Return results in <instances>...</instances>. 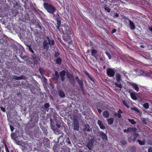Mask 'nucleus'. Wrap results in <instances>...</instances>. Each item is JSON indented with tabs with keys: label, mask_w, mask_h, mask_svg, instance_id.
Returning <instances> with one entry per match:
<instances>
[{
	"label": "nucleus",
	"mask_w": 152,
	"mask_h": 152,
	"mask_svg": "<svg viewBox=\"0 0 152 152\" xmlns=\"http://www.w3.org/2000/svg\"><path fill=\"white\" fill-rule=\"evenodd\" d=\"M43 5L44 8L49 13L53 14L56 11V7L52 4L44 2Z\"/></svg>",
	"instance_id": "nucleus-1"
},
{
	"label": "nucleus",
	"mask_w": 152,
	"mask_h": 152,
	"mask_svg": "<svg viewBox=\"0 0 152 152\" xmlns=\"http://www.w3.org/2000/svg\"><path fill=\"white\" fill-rule=\"evenodd\" d=\"M62 26L64 27V29L62 31L64 34L68 36L73 35V32L72 31V28L71 27L66 24L63 25Z\"/></svg>",
	"instance_id": "nucleus-2"
},
{
	"label": "nucleus",
	"mask_w": 152,
	"mask_h": 152,
	"mask_svg": "<svg viewBox=\"0 0 152 152\" xmlns=\"http://www.w3.org/2000/svg\"><path fill=\"white\" fill-rule=\"evenodd\" d=\"M31 91L32 94L35 95H43L44 94L41 92V89L37 86V88L32 87L30 89Z\"/></svg>",
	"instance_id": "nucleus-3"
},
{
	"label": "nucleus",
	"mask_w": 152,
	"mask_h": 152,
	"mask_svg": "<svg viewBox=\"0 0 152 152\" xmlns=\"http://www.w3.org/2000/svg\"><path fill=\"white\" fill-rule=\"evenodd\" d=\"M3 96V99H1L2 103L3 104H9L12 103V96Z\"/></svg>",
	"instance_id": "nucleus-4"
},
{
	"label": "nucleus",
	"mask_w": 152,
	"mask_h": 152,
	"mask_svg": "<svg viewBox=\"0 0 152 152\" xmlns=\"http://www.w3.org/2000/svg\"><path fill=\"white\" fill-rule=\"evenodd\" d=\"M139 135L138 133H136V132L133 133V134L130 137L128 138V142H131L133 141L134 142L136 140L137 138L138 137Z\"/></svg>",
	"instance_id": "nucleus-5"
},
{
	"label": "nucleus",
	"mask_w": 152,
	"mask_h": 152,
	"mask_svg": "<svg viewBox=\"0 0 152 152\" xmlns=\"http://www.w3.org/2000/svg\"><path fill=\"white\" fill-rule=\"evenodd\" d=\"M66 75L67 77L69 79L70 83L72 85H74L75 84V82L74 76L68 71L66 72Z\"/></svg>",
	"instance_id": "nucleus-6"
},
{
	"label": "nucleus",
	"mask_w": 152,
	"mask_h": 152,
	"mask_svg": "<svg viewBox=\"0 0 152 152\" xmlns=\"http://www.w3.org/2000/svg\"><path fill=\"white\" fill-rule=\"evenodd\" d=\"M107 75L110 77H113L115 74V70L111 68H108L106 71Z\"/></svg>",
	"instance_id": "nucleus-7"
},
{
	"label": "nucleus",
	"mask_w": 152,
	"mask_h": 152,
	"mask_svg": "<svg viewBox=\"0 0 152 152\" xmlns=\"http://www.w3.org/2000/svg\"><path fill=\"white\" fill-rule=\"evenodd\" d=\"M30 8L33 10L34 13L38 16H41L42 11L39 10L35 8L32 3L30 5Z\"/></svg>",
	"instance_id": "nucleus-8"
},
{
	"label": "nucleus",
	"mask_w": 152,
	"mask_h": 152,
	"mask_svg": "<svg viewBox=\"0 0 152 152\" xmlns=\"http://www.w3.org/2000/svg\"><path fill=\"white\" fill-rule=\"evenodd\" d=\"M56 17V21L57 22V25L56 27L58 30H59L61 26V18L59 16L58 13H57Z\"/></svg>",
	"instance_id": "nucleus-9"
},
{
	"label": "nucleus",
	"mask_w": 152,
	"mask_h": 152,
	"mask_svg": "<svg viewBox=\"0 0 152 152\" xmlns=\"http://www.w3.org/2000/svg\"><path fill=\"white\" fill-rule=\"evenodd\" d=\"M39 60V58L34 55L32 57V59H30L29 63L35 65V64H37L38 63Z\"/></svg>",
	"instance_id": "nucleus-10"
},
{
	"label": "nucleus",
	"mask_w": 152,
	"mask_h": 152,
	"mask_svg": "<svg viewBox=\"0 0 152 152\" xmlns=\"http://www.w3.org/2000/svg\"><path fill=\"white\" fill-rule=\"evenodd\" d=\"M42 46L43 48L46 51H48L49 48V45L46 39H45L42 42Z\"/></svg>",
	"instance_id": "nucleus-11"
},
{
	"label": "nucleus",
	"mask_w": 152,
	"mask_h": 152,
	"mask_svg": "<svg viewBox=\"0 0 152 152\" xmlns=\"http://www.w3.org/2000/svg\"><path fill=\"white\" fill-rule=\"evenodd\" d=\"M60 124H59L58 123H56V126L58 128H60L61 126V128H64V132H66L67 131V129H66V128H67V127H66L64 125L65 124L64 123V122L61 120L60 122Z\"/></svg>",
	"instance_id": "nucleus-12"
},
{
	"label": "nucleus",
	"mask_w": 152,
	"mask_h": 152,
	"mask_svg": "<svg viewBox=\"0 0 152 152\" xmlns=\"http://www.w3.org/2000/svg\"><path fill=\"white\" fill-rule=\"evenodd\" d=\"M46 39L48 41V44L50 47H53L55 44L54 41L53 39H50L49 37L48 36L46 37Z\"/></svg>",
	"instance_id": "nucleus-13"
},
{
	"label": "nucleus",
	"mask_w": 152,
	"mask_h": 152,
	"mask_svg": "<svg viewBox=\"0 0 152 152\" xmlns=\"http://www.w3.org/2000/svg\"><path fill=\"white\" fill-rule=\"evenodd\" d=\"M32 15L33 17V18L32 19H30V18L28 16L27 20L30 21L31 23L32 24L35 25L37 22V21L38 20H36L37 18L36 16L33 14H32Z\"/></svg>",
	"instance_id": "nucleus-14"
},
{
	"label": "nucleus",
	"mask_w": 152,
	"mask_h": 152,
	"mask_svg": "<svg viewBox=\"0 0 152 152\" xmlns=\"http://www.w3.org/2000/svg\"><path fill=\"white\" fill-rule=\"evenodd\" d=\"M51 129L53 131L54 133L56 134H61V132L59 129L57 128L55 126L53 125L52 124H51Z\"/></svg>",
	"instance_id": "nucleus-15"
},
{
	"label": "nucleus",
	"mask_w": 152,
	"mask_h": 152,
	"mask_svg": "<svg viewBox=\"0 0 152 152\" xmlns=\"http://www.w3.org/2000/svg\"><path fill=\"white\" fill-rule=\"evenodd\" d=\"M99 136L103 140H107V135L103 132L99 131L98 133Z\"/></svg>",
	"instance_id": "nucleus-16"
},
{
	"label": "nucleus",
	"mask_w": 152,
	"mask_h": 152,
	"mask_svg": "<svg viewBox=\"0 0 152 152\" xmlns=\"http://www.w3.org/2000/svg\"><path fill=\"white\" fill-rule=\"evenodd\" d=\"M94 145V143L93 142V139H91L88 142L86 147H87L88 150L90 151L92 149Z\"/></svg>",
	"instance_id": "nucleus-17"
},
{
	"label": "nucleus",
	"mask_w": 152,
	"mask_h": 152,
	"mask_svg": "<svg viewBox=\"0 0 152 152\" xmlns=\"http://www.w3.org/2000/svg\"><path fill=\"white\" fill-rule=\"evenodd\" d=\"M129 83L137 92L139 91V88L137 84L132 82H130Z\"/></svg>",
	"instance_id": "nucleus-18"
},
{
	"label": "nucleus",
	"mask_w": 152,
	"mask_h": 152,
	"mask_svg": "<svg viewBox=\"0 0 152 152\" xmlns=\"http://www.w3.org/2000/svg\"><path fill=\"white\" fill-rule=\"evenodd\" d=\"M18 9L14 7L11 10L12 15L14 16H16L19 13Z\"/></svg>",
	"instance_id": "nucleus-19"
},
{
	"label": "nucleus",
	"mask_w": 152,
	"mask_h": 152,
	"mask_svg": "<svg viewBox=\"0 0 152 152\" xmlns=\"http://www.w3.org/2000/svg\"><path fill=\"white\" fill-rule=\"evenodd\" d=\"M74 129L77 131L79 130V123L77 121H74L73 122Z\"/></svg>",
	"instance_id": "nucleus-20"
},
{
	"label": "nucleus",
	"mask_w": 152,
	"mask_h": 152,
	"mask_svg": "<svg viewBox=\"0 0 152 152\" xmlns=\"http://www.w3.org/2000/svg\"><path fill=\"white\" fill-rule=\"evenodd\" d=\"M97 124L102 129L104 130L105 129V127L101 121L100 120H98L97 121Z\"/></svg>",
	"instance_id": "nucleus-21"
},
{
	"label": "nucleus",
	"mask_w": 152,
	"mask_h": 152,
	"mask_svg": "<svg viewBox=\"0 0 152 152\" xmlns=\"http://www.w3.org/2000/svg\"><path fill=\"white\" fill-rule=\"evenodd\" d=\"M59 74L58 71H55V75L53 76V78L54 80H57L59 78Z\"/></svg>",
	"instance_id": "nucleus-22"
},
{
	"label": "nucleus",
	"mask_w": 152,
	"mask_h": 152,
	"mask_svg": "<svg viewBox=\"0 0 152 152\" xmlns=\"http://www.w3.org/2000/svg\"><path fill=\"white\" fill-rule=\"evenodd\" d=\"M75 79L77 82L79 86L82 85H84L83 80H80L78 76H75Z\"/></svg>",
	"instance_id": "nucleus-23"
},
{
	"label": "nucleus",
	"mask_w": 152,
	"mask_h": 152,
	"mask_svg": "<svg viewBox=\"0 0 152 152\" xmlns=\"http://www.w3.org/2000/svg\"><path fill=\"white\" fill-rule=\"evenodd\" d=\"M131 109L135 111L138 114V115L139 116H141L142 115V112L139 110L137 108L135 107H132L131 108Z\"/></svg>",
	"instance_id": "nucleus-24"
},
{
	"label": "nucleus",
	"mask_w": 152,
	"mask_h": 152,
	"mask_svg": "<svg viewBox=\"0 0 152 152\" xmlns=\"http://www.w3.org/2000/svg\"><path fill=\"white\" fill-rule=\"evenodd\" d=\"M24 60L27 61V62H28L30 61V59H31V58H30L26 54H25L21 58Z\"/></svg>",
	"instance_id": "nucleus-25"
},
{
	"label": "nucleus",
	"mask_w": 152,
	"mask_h": 152,
	"mask_svg": "<svg viewBox=\"0 0 152 152\" xmlns=\"http://www.w3.org/2000/svg\"><path fill=\"white\" fill-rule=\"evenodd\" d=\"M25 79V77L23 76L18 77L17 75H14L13 78V79L15 80H23Z\"/></svg>",
	"instance_id": "nucleus-26"
},
{
	"label": "nucleus",
	"mask_w": 152,
	"mask_h": 152,
	"mask_svg": "<svg viewBox=\"0 0 152 152\" xmlns=\"http://www.w3.org/2000/svg\"><path fill=\"white\" fill-rule=\"evenodd\" d=\"M103 115L104 118H108L109 117L110 114L107 110H105L103 112Z\"/></svg>",
	"instance_id": "nucleus-27"
},
{
	"label": "nucleus",
	"mask_w": 152,
	"mask_h": 152,
	"mask_svg": "<svg viewBox=\"0 0 152 152\" xmlns=\"http://www.w3.org/2000/svg\"><path fill=\"white\" fill-rule=\"evenodd\" d=\"M129 26L130 28L132 30H134L135 28L134 23L129 19Z\"/></svg>",
	"instance_id": "nucleus-28"
},
{
	"label": "nucleus",
	"mask_w": 152,
	"mask_h": 152,
	"mask_svg": "<svg viewBox=\"0 0 152 152\" xmlns=\"http://www.w3.org/2000/svg\"><path fill=\"white\" fill-rule=\"evenodd\" d=\"M71 37L70 36H67V37H64L63 39L66 42L70 43L71 42V41L70 42Z\"/></svg>",
	"instance_id": "nucleus-29"
},
{
	"label": "nucleus",
	"mask_w": 152,
	"mask_h": 152,
	"mask_svg": "<svg viewBox=\"0 0 152 152\" xmlns=\"http://www.w3.org/2000/svg\"><path fill=\"white\" fill-rule=\"evenodd\" d=\"M85 73L91 81H92L93 82H94V79L93 77L91 76L88 72L86 71H85Z\"/></svg>",
	"instance_id": "nucleus-30"
},
{
	"label": "nucleus",
	"mask_w": 152,
	"mask_h": 152,
	"mask_svg": "<svg viewBox=\"0 0 152 152\" xmlns=\"http://www.w3.org/2000/svg\"><path fill=\"white\" fill-rule=\"evenodd\" d=\"M116 80L117 82H120L121 81H122L121 79V76L119 73H117L116 74Z\"/></svg>",
	"instance_id": "nucleus-31"
},
{
	"label": "nucleus",
	"mask_w": 152,
	"mask_h": 152,
	"mask_svg": "<svg viewBox=\"0 0 152 152\" xmlns=\"http://www.w3.org/2000/svg\"><path fill=\"white\" fill-rule=\"evenodd\" d=\"M55 60L56 64H61L62 62V59L60 57L56 58Z\"/></svg>",
	"instance_id": "nucleus-32"
},
{
	"label": "nucleus",
	"mask_w": 152,
	"mask_h": 152,
	"mask_svg": "<svg viewBox=\"0 0 152 152\" xmlns=\"http://www.w3.org/2000/svg\"><path fill=\"white\" fill-rule=\"evenodd\" d=\"M89 125L88 124H86L84 126V128L83 129L84 131L90 132V130L89 129Z\"/></svg>",
	"instance_id": "nucleus-33"
},
{
	"label": "nucleus",
	"mask_w": 152,
	"mask_h": 152,
	"mask_svg": "<svg viewBox=\"0 0 152 152\" xmlns=\"http://www.w3.org/2000/svg\"><path fill=\"white\" fill-rule=\"evenodd\" d=\"M109 125H111L113 124L114 122V119L113 118H110L107 119Z\"/></svg>",
	"instance_id": "nucleus-34"
},
{
	"label": "nucleus",
	"mask_w": 152,
	"mask_h": 152,
	"mask_svg": "<svg viewBox=\"0 0 152 152\" xmlns=\"http://www.w3.org/2000/svg\"><path fill=\"white\" fill-rule=\"evenodd\" d=\"M39 71L41 75L45 74V71L44 68L40 67L39 69Z\"/></svg>",
	"instance_id": "nucleus-35"
},
{
	"label": "nucleus",
	"mask_w": 152,
	"mask_h": 152,
	"mask_svg": "<svg viewBox=\"0 0 152 152\" xmlns=\"http://www.w3.org/2000/svg\"><path fill=\"white\" fill-rule=\"evenodd\" d=\"M114 84L115 86L116 87L119 88L120 89H121L122 88V85L120 83L118 82V83H117L115 82Z\"/></svg>",
	"instance_id": "nucleus-36"
},
{
	"label": "nucleus",
	"mask_w": 152,
	"mask_h": 152,
	"mask_svg": "<svg viewBox=\"0 0 152 152\" xmlns=\"http://www.w3.org/2000/svg\"><path fill=\"white\" fill-rule=\"evenodd\" d=\"M128 132H133L134 133L136 132L137 129L135 128L130 127L128 129Z\"/></svg>",
	"instance_id": "nucleus-37"
},
{
	"label": "nucleus",
	"mask_w": 152,
	"mask_h": 152,
	"mask_svg": "<svg viewBox=\"0 0 152 152\" xmlns=\"http://www.w3.org/2000/svg\"><path fill=\"white\" fill-rule=\"evenodd\" d=\"M127 144V142L125 140H123L119 142V145L121 146H123Z\"/></svg>",
	"instance_id": "nucleus-38"
},
{
	"label": "nucleus",
	"mask_w": 152,
	"mask_h": 152,
	"mask_svg": "<svg viewBox=\"0 0 152 152\" xmlns=\"http://www.w3.org/2000/svg\"><path fill=\"white\" fill-rule=\"evenodd\" d=\"M97 53V51L94 49H92L91 50V55L94 56Z\"/></svg>",
	"instance_id": "nucleus-39"
},
{
	"label": "nucleus",
	"mask_w": 152,
	"mask_h": 152,
	"mask_svg": "<svg viewBox=\"0 0 152 152\" xmlns=\"http://www.w3.org/2000/svg\"><path fill=\"white\" fill-rule=\"evenodd\" d=\"M35 25L40 30H41L42 29V27L41 26V24L39 22V21H37L36 24Z\"/></svg>",
	"instance_id": "nucleus-40"
},
{
	"label": "nucleus",
	"mask_w": 152,
	"mask_h": 152,
	"mask_svg": "<svg viewBox=\"0 0 152 152\" xmlns=\"http://www.w3.org/2000/svg\"><path fill=\"white\" fill-rule=\"evenodd\" d=\"M103 104L101 102H98L97 105H96V108H103Z\"/></svg>",
	"instance_id": "nucleus-41"
},
{
	"label": "nucleus",
	"mask_w": 152,
	"mask_h": 152,
	"mask_svg": "<svg viewBox=\"0 0 152 152\" xmlns=\"http://www.w3.org/2000/svg\"><path fill=\"white\" fill-rule=\"evenodd\" d=\"M128 120L133 125L135 124L136 122L134 121L133 119H131L129 118Z\"/></svg>",
	"instance_id": "nucleus-42"
},
{
	"label": "nucleus",
	"mask_w": 152,
	"mask_h": 152,
	"mask_svg": "<svg viewBox=\"0 0 152 152\" xmlns=\"http://www.w3.org/2000/svg\"><path fill=\"white\" fill-rule=\"evenodd\" d=\"M122 102L124 105L127 108H128L129 107V105L128 104L127 102L126 101L124 100H123L122 101Z\"/></svg>",
	"instance_id": "nucleus-43"
},
{
	"label": "nucleus",
	"mask_w": 152,
	"mask_h": 152,
	"mask_svg": "<svg viewBox=\"0 0 152 152\" xmlns=\"http://www.w3.org/2000/svg\"><path fill=\"white\" fill-rule=\"evenodd\" d=\"M137 141L138 142L139 144L140 145H144L145 144V140L141 141L140 140H138Z\"/></svg>",
	"instance_id": "nucleus-44"
},
{
	"label": "nucleus",
	"mask_w": 152,
	"mask_h": 152,
	"mask_svg": "<svg viewBox=\"0 0 152 152\" xmlns=\"http://www.w3.org/2000/svg\"><path fill=\"white\" fill-rule=\"evenodd\" d=\"M60 53L58 52H56L54 55V57L55 58H58L60 57Z\"/></svg>",
	"instance_id": "nucleus-45"
},
{
	"label": "nucleus",
	"mask_w": 152,
	"mask_h": 152,
	"mask_svg": "<svg viewBox=\"0 0 152 152\" xmlns=\"http://www.w3.org/2000/svg\"><path fill=\"white\" fill-rule=\"evenodd\" d=\"M114 115L115 116H117L119 118H121V114H120L119 113H116V112H115L114 113Z\"/></svg>",
	"instance_id": "nucleus-46"
},
{
	"label": "nucleus",
	"mask_w": 152,
	"mask_h": 152,
	"mask_svg": "<svg viewBox=\"0 0 152 152\" xmlns=\"http://www.w3.org/2000/svg\"><path fill=\"white\" fill-rule=\"evenodd\" d=\"M60 75L61 76H65L66 72L65 70H63L60 72Z\"/></svg>",
	"instance_id": "nucleus-47"
},
{
	"label": "nucleus",
	"mask_w": 152,
	"mask_h": 152,
	"mask_svg": "<svg viewBox=\"0 0 152 152\" xmlns=\"http://www.w3.org/2000/svg\"><path fill=\"white\" fill-rule=\"evenodd\" d=\"M27 46L28 48L29 51L34 54V51L33 50H32V48H31V45H28Z\"/></svg>",
	"instance_id": "nucleus-48"
},
{
	"label": "nucleus",
	"mask_w": 152,
	"mask_h": 152,
	"mask_svg": "<svg viewBox=\"0 0 152 152\" xmlns=\"http://www.w3.org/2000/svg\"><path fill=\"white\" fill-rule=\"evenodd\" d=\"M142 122L145 124H147V122L146 119L145 118H142L141 119Z\"/></svg>",
	"instance_id": "nucleus-49"
},
{
	"label": "nucleus",
	"mask_w": 152,
	"mask_h": 152,
	"mask_svg": "<svg viewBox=\"0 0 152 152\" xmlns=\"http://www.w3.org/2000/svg\"><path fill=\"white\" fill-rule=\"evenodd\" d=\"M143 107L146 109H148L149 107V104L148 103H145L143 105Z\"/></svg>",
	"instance_id": "nucleus-50"
},
{
	"label": "nucleus",
	"mask_w": 152,
	"mask_h": 152,
	"mask_svg": "<svg viewBox=\"0 0 152 152\" xmlns=\"http://www.w3.org/2000/svg\"><path fill=\"white\" fill-rule=\"evenodd\" d=\"M105 53L108 56L109 59H110L112 58V56L108 52H105Z\"/></svg>",
	"instance_id": "nucleus-51"
},
{
	"label": "nucleus",
	"mask_w": 152,
	"mask_h": 152,
	"mask_svg": "<svg viewBox=\"0 0 152 152\" xmlns=\"http://www.w3.org/2000/svg\"><path fill=\"white\" fill-rule=\"evenodd\" d=\"M4 145L5 150L6 151V152H10L9 149L7 147V145L5 142L4 143Z\"/></svg>",
	"instance_id": "nucleus-52"
},
{
	"label": "nucleus",
	"mask_w": 152,
	"mask_h": 152,
	"mask_svg": "<svg viewBox=\"0 0 152 152\" xmlns=\"http://www.w3.org/2000/svg\"><path fill=\"white\" fill-rule=\"evenodd\" d=\"M50 106V104L49 103H46L44 105V107L45 109L48 108Z\"/></svg>",
	"instance_id": "nucleus-53"
},
{
	"label": "nucleus",
	"mask_w": 152,
	"mask_h": 152,
	"mask_svg": "<svg viewBox=\"0 0 152 152\" xmlns=\"http://www.w3.org/2000/svg\"><path fill=\"white\" fill-rule=\"evenodd\" d=\"M0 108L1 109V110L3 112H6V109L4 107L2 106H0Z\"/></svg>",
	"instance_id": "nucleus-54"
},
{
	"label": "nucleus",
	"mask_w": 152,
	"mask_h": 152,
	"mask_svg": "<svg viewBox=\"0 0 152 152\" xmlns=\"http://www.w3.org/2000/svg\"><path fill=\"white\" fill-rule=\"evenodd\" d=\"M104 10L108 12H110L111 10V9L109 8L106 6L104 7Z\"/></svg>",
	"instance_id": "nucleus-55"
},
{
	"label": "nucleus",
	"mask_w": 152,
	"mask_h": 152,
	"mask_svg": "<svg viewBox=\"0 0 152 152\" xmlns=\"http://www.w3.org/2000/svg\"><path fill=\"white\" fill-rule=\"evenodd\" d=\"M25 54H26V53H25V52H22L20 54V56L21 58Z\"/></svg>",
	"instance_id": "nucleus-56"
},
{
	"label": "nucleus",
	"mask_w": 152,
	"mask_h": 152,
	"mask_svg": "<svg viewBox=\"0 0 152 152\" xmlns=\"http://www.w3.org/2000/svg\"><path fill=\"white\" fill-rule=\"evenodd\" d=\"M137 96H130L131 98L133 100H136L137 99Z\"/></svg>",
	"instance_id": "nucleus-57"
},
{
	"label": "nucleus",
	"mask_w": 152,
	"mask_h": 152,
	"mask_svg": "<svg viewBox=\"0 0 152 152\" xmlns=\"http://www.w3.org/2000/svg\"><path fill=\"white\" fill-rule=\"evenodd\" d=\"M61 80L62 81H64L65 80V76H60Z\"/></svg>",
	"instance_id": "nucleus-58"
},
{
	"label": "nucleus",
	"mask_w": 152,
	"mask_h": 152,
	"mask_svg": "<svg viewBox=\"0 0 152 152\" xmlns=\"http://www.w3.org/2000/svg\"><path fill=\"white\" fill-rule=\"evenodd\" d=\"M83 86L84 85H82L81 86H79L80 88L81 89V91H82V92H84V87H83Z\"/></svg>",
	"instance_id": "nucleus-59"
},
{
	"label": "nucleus",
	"mask_w": 152,
	"mask_h": 152,
	"mask_svg": "<svg viewBox=\"0 0 152 152\" xmlns=\"http://www.w3.org/2000/svg\"><path fill=\"white\" fill-rule=\"evenodd\" d=\"M59 95H65V94L63 91L61 90L60 91Z\"/></svg>",
	"instance_id": "nucleus-60"
},
{
	"label": "nucleus",
	"mask_w": 152,
	"mask_h": 152,
	"mask_svg": "<svg viewBox=\"0 0 152 152\" xmlns=\"http://www.w3.org/2000/svg\"><path fill=\"white\" fill-rule=\"evenodd\" d=\"M11 137H12V138L13 139H14V138H16L15 137V133H13L11 135Z\"/></svg>",
	"instance_id": "nucleus-61"
},
{
	"label": "nucleus",
	"mask_w": 152,
	"mask_h": 152,
	"mask_svg": "<svg viewBox=\"0 0 152 152\" xmlns=\"http://www.w3.org/2000/svg\"><path fill=\"white\" fill-rule=\"evenodd\" d=\"M119 16V14L117 13H115L113 17L114 18H117Z\"/></svg>",
	"instance_id": "nucleus-62"
},
{
	"label": "nucleus",
	"mask_w": 152,
	"mask_h": 152,
	"mask_svg": "<svg viewBox=\"0 0 152 152\" xmlns=\"http://www.w3.org/2000/svg\"><path fill=\"white\" fill-rule=\"evenodd\" d=\"M10 129L11 131L12 132H13V131L14 129V127H13V126L10 125Z\"/></svg>",
	"instance_id": "nucleus-63"
},
{
	"label": "nucleus",
	"mask_w": 152,
	"mask_h": 152,
	"mask_svg": "<svg viewBox=\"0 0 152 152\" xmlns=\"http://www.w3.org/2000/svg\"><path fill=\"white\" fill-rule=\"evenodd\" d=\"M148 152H152V147H150L148 148Z\"/></svg>",
	"instance_id": "nucleus-64"
}]
</instances>
